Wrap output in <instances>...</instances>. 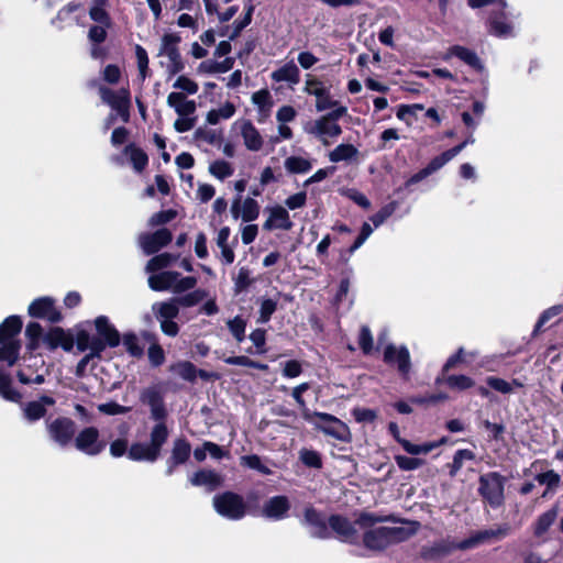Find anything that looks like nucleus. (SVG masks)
<instances>
[{"label": "nucleus", "mask_w": 563, "mask_h": 563, "mask_svg": "<svg viewBox=\"0 0 563 563\" xmlns=\"http://www.w3.org/2000/svg\"><path fill=\"white\" fill-rule=\"evenodd\" d=\"M169 432L165 423H155L150 433V442H135L129 451L128 457L137 462H155L168 439Z\"/></svg>", "instance_id": "obj_1"}, {"label": "nucleus", "mask_w": 563, "mask_h": 563, "mask_svg": "<svg viewBox=\"0 0 563 563\" xmlns=\"http://www.w3.org/2000/svg\"><path fill=\"white\" fill-rule=\"evenodd\" d=\"M364 544L369 550H383L389 544L401 542L409 538L413 532V528L407 527H379L372 530L365 529Z\"/></svg>", "instance_id": "obj_2"}, {"label": "nucleus", "mask_w": 563, "mask_h": 563, "mask_svg": "<svg viewBox=\"0 0 563 563\" xmlns=\"http://www.w3.org/2000/svg\"><path fill=\"white\" fill-rule=\"evenodd\" d=\"M376 521L378 519L368 514H363L354 523L340 516H332L329 519V525L339 539L345 542H355L358 540L361 532L372 527Z\"/></svg>", "instance_id": "obj_3"}, {"label": "nucleus", "mask_w": 563, "mask_h": 563, "mask_svg": "<svg viewBox=\"0 0 563 563\" xmlns=\"http://www.w3.org/2000/svg\"><path fill=\"white\" fill-rule=\"evenodd\" d=\"M478 493L493 508L504 504L506 478L497 472H490L479 477Z\"/></svg>", "instance_id": "obj_4"}, {"label": "nucleus", "mask_w": 563, "mask_h": 563, "mask_svg": "<svg viewBox=\"0 0 563 563\" xmlns=\"http://www.w3.org/2000/svg\"><path fill=\"white\" fill-rule=\"evenodd\" d=\"M179 42L180 37L175 33H167L162 37L159 56L164 58L162 65L169 76L180 73L185 67L178 49Z\"/></svg>", "instance_id": "obj_5"}, {"label": "nucleus", "mask_w": 563, "mask_h": 563, "mask_svg": "<svg viewBox=\"0 0 563 563\" xmlns=\"http://www.w3.org/2000/svg\"><path fill=\"white\" fill-rule=\"evenodd\" d=\"M305 418L310 421H312V418L319 419V421L314 422V426L327 435L340 441H349L351 439L349 427L332 415L325 412H313L311 415L305 413Z\"/></svg>", "instance_id": "obj_6"}, {"label": "nucleus", "mask_w": 563, "mask_h": 563, "mask_svg": "<svg viewBox=\"0 0 563 563\" xmlns=\"http://www.w3.org/2000/svg\"><path fill=\"white\" fill-rule=\"evenodd\" d=\"M98 91L102 102L111 107L123 122H128L130 118L129 110L131 104V96L129 89L121 88L114 91L101 85L99 86Z\"/></svg>", "instance_id": "obj_7"}, {"label": "nucleus", "mask_w": 563, "mask_h": 563, "mask_svg": "<svg viewBox=\"0 0 563 563\" xmlns=\"http://www.w3.org/2000/svg\"><path fill=\"white\" fill-rule=\"evenodd\" d=\"M213 507L219 515L231 520L243 518L246 510L243 498L231 492L216 495L213 497Z\"/></svg>", "instance_id": "obj_8"}, {"label": "nucleus", "mask_w": 563, "mask_h": 563, "mask_svg": "<svg viewBox=\"0 0 563 563\" xmlns=\"http://www.w3.org/2000/svg\"><path fill=\"white\" fill-rule=\"evenodd\" d=\"M48 374L45 362L40 355H31L23 358L22 368L18 372V378L22 384H43Z\"/></svg>", "instance_id": "obj_9"}, {"label": "nucleus", "mask_w": 563, "mask_h": 563, "mask_svg": "<svg viewBox=\"0 0 563 563\" xmlns=\"http://www.w3.org/2000/svg\"><path fill=\"white\" fill-rule=\"evenodd\" d=\"M140 400L150 407L151 417L156 423H165L167 409L164 404V391L161 386L155 385L144 388L140 395Z\"/></svg>", "instance_id": "obj_10"}, {"label": "nucleus", "mask_w": 563, "mask_h": 563, "mask_svg": "<svg viewBox=\"0 0 563 563\" xmlns=\"http://www.w3.org/2000/svg\"><path fill=\"white\" fill-rule=\"evenodd\" d=\"M99 431L95 427L82 429L75 439V446L80 452L95 456L106 448V442L100 440Z\"/></svg>", "instance_id": "obj_11"}, {"label": "nucleus", "mask_w": 563, "mask_h": 563, "mask_svg": "<svg viewBox=\"0 0 563 563\" xmlns=\"http://www.w3.org/2000/svg\"><path fill=\"white\" fill-rule=\"evenodd\" d=\"M303 90L308 95L316 97V108L318 111H324L338 106L336 101L331 100L329 88H327L321 80L312 75L306 76Z\"/></svg>", "instance_id": "obj_12"}, {"label": "nucleus", "mask_w": 563, "mask_h": 563, "mask_svg": "<svg viewBox=\"0 0 563 563\" xmlns=\"http://www.w3.org/2000/svg\"><path fill=\"white\" fill-rule=\"evenodd\" d=\"M46 428L49 438L62 448L67 446L74 440L75 423L68 418H57L48 422Z\"/></svg>", "instance_id": "obj_13"}, {"label": "nucleus", "mask_w": 563, "mask_h": 563, "mask_svg": "<svg viewBox=\"0 0 563 563\" xmlns=\"http://www.w3.org/2000/svg\"><path fill=\"white\" fill-rule=\"evenodd\" d=\"M306 131L318 137L324 145H328L330 139L338 137L342 132L341 126L325 115L310 123Z\"/></svg>", "instance_id": "obj_14"}, {"label": "nucleus", "mask_w": 563, "mask_h": 563, "mask_svg": "<svg viewBox=\"0 0 563 563\" xmlns=\"http://www.w3.org/2000/svg\"><path fill=\"white\" fill-rule=\"evenodd\" d=\"M516 24L504 9L493 12L488 19V33L497 37H510L515 35Z\"/></svg>", "instance_id": "obj_15"}, {"label": "nucleus", "mask_w": 563, "mask_h": 563, "mask_svg": "<svg viewBox=\"0 0 563 563\" xmlns=\"http://www.w3.org/2000/svg\"><path fill=\"white\" fill-rule=\"evenodd\" d=\"M232 218L242 219L244 222H252L260 216V205L253 197L242 199L238 196L231 205Z\"/></svg>", "instance_id": "obj_16"}, {"label": "nucleus", "mask_w": 563, "mask_h": 563, "mask_svg": "<svg viewBox=\"0 0 563 563\" xmlns=\"http://www.w3.org/2000/svg\"><path fill=\"white\" fill-rule=\"evenodd\" d=\"M509 532L507 525L500 526L496 529H486L473 533L468 539L460 542L456 548L461 550L472 549L479 544L490 542L492 540H500Z\"/></svg>", "instance_id": "obj_17"}, {"label": "nucleus", "mask_w": 563, "mask_h": 563, "mask_svg": "<svg viewBox=\"0 0 563 563\" xmlns=\"http://www.w3.org/2000/svg\"><path fill=\"white\" fill-rule=\"evenodd\" d=\"M172 233L168 229H159L154 233H142L139 235V245L146 255L159 251L172 241Z\"/></svg>", "instance_id": "obj_18"}, {"label": "nucleus", "mask_w": 563, "mask_h": 563, "mask_svg": "<svg viewBox=\"0 0 563 563\" xmlns=\"http://www.w3.org/2000/svg\"><path fill=\"white\" fill-rule=\"evenodd\" d=\"M29 313L34 318L46 319L51 322H58L62 319V314L55 306V300L51 297L35 299L29 306Z\"/></svg>", "instance_id": "obj_19"}, {"label": "nucleus", "mask_w": 563, "mask_h": 563, "mask_svg": "<svg viewBox=\"0 0 563 563\" xmlns=\"http://www.w3.org/2000/svg\"><path fill=\"white\" fill-rule=\"evenodd\" d=\"M384 362L389 365H396L398 371L405 376L410 372V354L406 346L388 344L384 351Z\"/></svg>", "instance_id": "obj_20"}, {"label": "nucleus", "mask_w": 563, "mask_h": 563, "mask_svg": "<svg viewBox=\"0 0 563 563\" xmlns=\"http://www.w3.org/2000/svg\"><path fill=\"white\" fill-rule=\"evenodd\" d=\"M265 212L268 216L263 224L264 230L272 231L280 229L287 231L292 228V222L286 208L278 205L266 207Z\"/></svg>", "instance_id": "obj_21"}, {"label": "nucleus", "mask_w": 563, "mask_h": 563, "mask_svg": "<svg viewBox=\"0 0 563 563\" xmlns=\"http://www.w3.org/2000/svg\"><path fill=\"white\" fill-rule=\"evenodd\" d=\"M290 509V503L286 496H274L262 507V515L272 520H282Z\"/></svg>", "instance_id": "obj_22"}, {"label": "nucleus", "mask_w": 563, "mask_h": 563, "mask_svg": "<svg viewBox=\"0 0 563 563\" xmlns=\"http://www.w3.org/2000/svg\"><path fill=\"white\" fill-rule=\"evenodd\" d=\"M95 327L98 333V338L106 343V347H115L120 344V333L110 322L108 317L99 316L95 319Z\"/></svg>", "instance_id": "obj_23"}, {"label": "nucleus", "mask_w": 563, "mask_h": 563, "mask_svg": "<svg viewBox=\"0 0 563 563\" xmlns=\"http://www.w3.org/2000/svg\"><path fill=\"white\" fill-rule=\"evenodd\" d=\"M74 343L80 352L88 351L90 356H100L106 349V343L101 339L90 335L86 331L78 332Z\"/></svg>", "instance_id": "obj_24"}, {"label": "nucleus", "mask_w": 563, "mask_h": 563, "mask_svg": "<svg viewBox=\"0 0 563 563\" xmlns=\"http://www.w3.org/2000/svg\"><path fill=\"white\" fill-rule=\"evenodd\" d=\"M452 57H457L459 59H461L462 62H464L466 65L471 66L474 69H483V64L477 54L467 47L461 45L451 46L442 56L443 60L446 62L450 60Z\"/></svg>", "instance_id": "obj_25"}, {"label": "nucleus", "mask_w": 563, "mask_h": 563, "mask_svg": "<svg viewBox=\"0 0 563 563\" xmlns=\"http://www.w3.org/2000/svg\"><path fill=\"white\" fill-rule=\"evenodd\" d=\"M55 404V400L49 396H42L37 400L29 401L23 406V417L29 422H34L43 418L46 413V408Z\"/></svg>", "instance_id": "obj_26"}, {"label": "nucleus", "mask_w": 563, "mask_h": 563, "mask_svg": "<svg viewBox=\"0 0 563 563\" xmlns=\"http://www.w3.org/2000/svg\"><path fill=\"white\" fill-rule=\"evenodd\" d=\"M231 230L229 227H222L214 239L218 249L220 250L219 260L224 265H231L235 260L233 246L229 243Z\"/></svg>", "instance_id": "obj_27"}, {"label": "nucleus", "mask_w": 563, "mask_h": 563, "mask_svg": "<svg viewBox=\"0 0 563 563\" xmlns=\"http://www.w3.org/2000/svg\"><path fill=\"white\" fill-rule=\"evenodd\" d=\"M166 102L178 115H192L197 109L195 100L187 99L186 95L183 92H170L167 96Z\"/></svg>", "instance_id": "obj_28"}, {"label": "nucleus", "mask_w": 563, "mask_h": 563, "mask_svg": "<svg viewBox=\"0 0 563 563\" xmlns=\"http://www.w3.org/2000/svg\"><path fill=\"white\" fill-rule=\"evenodd\" d=\"M241 135L245 147L252 152H258L264 145V139L251 121H244L241 125Z\"/></svg>", "instance_id": "obj_29"}, {"label": "nucleus", "mask_w": 563, "mask_h": 563, "mask_svg": "<svg viewBox=\"0 0 563 563\" xmlns=\"http://www.w3.org/2000/svg\"><path fill=\"white\" fill-rule=\"evenodd\" d=\"M44 343L49 349L63 347L65 351H70L74 346V338L65 332L62 328L51 329L43 339Z\"/></svg>", "instance_id": "obj_30"}, {"label": "nucleus", "mask_w": 563, "mask_h": 563, "mask_svg": "<svg viewBox=\"0 0 563 563\" xmlns=\"http://www.w3.org/2000/svg\"><path fill=\"white\" fill-rule=\"evenodd\" d=\"M559 516V506L554 505L545 512L541 514L536 522L533 523V536L542 541L545 540V534L548 533L549 529L552 527V525L555 522L556 518Z\"/></svg>", "instance_id": "obj_31"}, {"label": "nucleus", "mask_w": 563, "mask_h": 563, "mask_svg": "<svg viewBox=\"0 0 563 563\" xmlns=\"http://www.w3.org/2000/svg\"><path fill=\"white\" fill-rule=\"evenodd\" d=\"M190 451H191L190 444L186 440L178 439L174 442L172 455L167 462L168 463V468H167L168 475H170L174 472L175 466H177L179 464H184L189 459Z\"/></svg>", "instance_id": "obj_32"}, {"label": "nucleus", "mask_w": 563, "mask_h": 563, "mask_svg": "<svg viewBox=\"0 0 563 563\" xmlns=\"http://www.w3.org/2000/svg\"><path fill=\"white\" fill-rule=\"evenodd\" d=\"M272 79L276 82L285 81L290 85H297L300 80V71L295 62L289 60L272 73Z\"/></svg>", "instance_id": "obj_33"}, {"label": "nucleus", "mask_w": 563, "mask_h": 563, "mask_svg": "<svg viewBox=\"0 0 563 563\" xmlns=\"http://www.w3.org/2000/svg\"><path fill=\"white\" fill-rule=\"evenodd\" d=\"M190 483L194 486H203L207 487L209 490H213L221 485L222 477L220 474L212 470H201L196 472L190 477Z\"/></svg>", "instance_id": "obj_34"}, {"label": "nucleus", "mask_w": 563, "mask_h": 563, "mask_svg": "<svg viewBox=\"0 0 563 563\" xmlns=\"http://www.w3.org/2000/svg\"><path fill=\"white\" fill-rule=\"evenodd\" d=\"M305 521L310 528L311 536L321 539L328 537V528L325 526L324 519L314 509H306Z\"/></svg>", "instance_id": "obj_35"}, {"label": "nucleus", "mask_w": 563, "mask_h": 563, "mask_svg": "<svg viewBox=\"0 0 563 563\" xmlns=\"http://www.w3.org/2000/svg\"><path fill=\"white\" fill-rule=\"evenodd\" d=\"M234 63L233 57H227L222 62L208 59L199 64L197 71L198 74H224L233 68Z\"/></svg>", "instance_id": "obj_36"}, {"label": "nucleus", "mask_w": 563, "mask_h": 563, "mask_svg": "<svg viewBox=\"0 0 563 563\" xmlns=\"http://www.w3.org/2000/svg\"><path fill=\"white\" fill-rule=\"evenodd\" d=\"M158 321L174 320L179 312V305L176 299L156 302L152 307Z\"/></svg>", "instance_id": "obj_37"}, {"label": "nucleus", "mask_w": 563, "mask_h": 563, "mask_svg": "<svg viewBox=\"0 0 563 563\" xmlns=\"http://www.w3.org/2000/svg\"><path fill=\"white\" fill-rule=\"evenodd\" d=\"M222 139V132L217 129L200 126L194 132V140L199 146L202 144L220 145Z\"/></svg>", "instance_id": "obj_38"}, {"label": "nucleus", "mask_w": 563, "mask_h": 563, "mask_svg": "<svg viewBox=\"0 0 563 563\" xmlns=\"http://www.w3.org/2000/svg\"><path fill=\"white\" fill-rule=\"evenodd\" d=\"M312 166V161L305 156L292 155L284 161V167L289 174H306Z\"/></svg>", "instance_id": "obj_39"}, {"label": "nucleus", "mask_w": 563, "mask_h": 563, "mask_svg": "<svg viewBox=\"0 0 563 563\" xmlns=\"http://www.w3.org/2000/svg\"><path fill=\"white\" fill-rule=\"evenodd\" d=\"M235 106L232 102L227 101L217 109H211L206 115L207 123L216 125L222 120H229L235 114Z\"/></svg>", "instance_id": "obj_40"}, {"label": "nucleus", "mask_w": 563, "mask_h": 563, "mask_svg": "<svg viewBox=\"0 0 563 563\" xmlns=\"http://www.w3.org/2000/svg\"><path fill=\"white\" fill-rule=\"evenodd\" d=\"M208 172L216 179L223 181L234 174V167L224 159H216L209 164Z\"/></svg>", "instance_id": "obj_41"}, {"label": "nucleus", "mask_w": 563, "mask_h": 563, "mask_svg": "<svg viewBox=\"0 0 563 563\" xmlns=\"http://www.w3.org/2000/svg\"><path fill=\"white\" fill-rule=\"evenodd\" d=\"M176 278V272L166 271L148 277V286L156 291L169 290L172 279Z\"/></svg>", "instance_id": "obj_42"}, {"label": "nucleus", "mask_w": 563, "mask_h": 563, "mask_svg": "<svg viewBox=\"0 0 563 563\" xmlns=\"http://www.w3.org/2000/svg\"><path fill=\"white\" fill-rule=\"evenodd\" d=\"M464 148V144H460L457 146H454L451 150H448L443 152L441 155L434 157L427 166L426 168L430 170V174L435 173L439 170L442 166H444L446 163H449L451 159H453Z\"/></svg>", "instance_id": "obj_43"}, {"label": "nucleus", "mask_w": 563, "mask_h": 563, "mask_svg": "<svg viewBox=\"0 0 563 563\" xmlns=\"http://www.w3.org/2000/svg\"><path fill=\"white\" fill-rule=\"evenodd\" d=\"M358 154L357 148L352 144H340L329 154V159L333 163L350 161Z\"/></svg>", "instance_id": "obj_44"}, {"label": "nucleus", "mask_w": 563, "mask_h": 563, "mask_svg": "<svg viewBox=\"0 0 563 563\" xmlns=\"http://www.w3.org/2000/svg\"><path fill=\"white\" fill-rule=\"evenodd\" d=\"M124 153L130 157L133 168L136 172L140 173L146 167L148 158L144 151L141 148L134 145H128L124 150Z\"/></svg>", "instance_id": "obj_45"}, {"label": "nucleus", "mask_w": 563, "mask_h": 563, "mask_svg": "<svg viewBox=\"0 0 563 563\" xmlns=\"http://www.w3.org/2000/svg\"><path fill=\"white\" fill-rule=\"evenodd\" d=\"M475 459V454L467 449L459 450L455 452L453 456L452 463L449 465L450 475L455 476L459 471L463 467L465 461H473Z\"/></svg>", "instance_id": "obj_46"}, {"label": "nucleus", "mask_w": 563, "mask_h": 563, "mask_svg": "<svg viewBox=\"0 0 563 563\" xmlns=\"http://www.w3.org/2000/svg\"><path fill=\"white\" fill-rule=\"evenodd\" d=\"M252 102L262 113L269 112L273 107L272 95L267 89H261L252 95Z\"/></svg>", "instance_id": "obj_47"}, {"label": "nucleus", "mask_w": 563, "mask_h": 563, "mask_svg": "<svg viewBox=\"0 0 563 563\" xmlns=\"http://www.w3.org/2000/svg\"><path fill=\"white\" fill-rule=\"evenodd\" d=\"M486 383L488 384V386H490L493 389L501 393V394H510L514 391V386L516 387H522V384L519 383L518 380H512L511 383L503 379V378H498V377H494V376H490V377H487L486 379Z\"/></svg>", "instance_id": "obj_48"}, {"label": "nucleus", "mask_w": 563, "mask_h": 563, "mask_svg": "<svg viewBox=\"0 0 563 563\" xmlns=\"http://www.w3.org/2000/svg\"><path fill=\"white\" fill-rule=\"evenodd\" d=\"M446 385L456 390H465L475 385V382L466 375H450L445 378Z\"/></svg>", "instance_id": "obj_49"}, {"label": "nucleus", "mask_w": 563, "mask_h": 563, "mask_svg": "<svg viewBox=\"0 0 563 563\" xmlns=\"http://www.w3.org/2000/svg\"><path fill=\"white\" fill-rule=\"evenodd\" d=\"M176 260V256L169 253H163L151 258L146 265L147 272H156L170 265Z\"/></svg>", "instance_id": "obj_50"}, {"label": "nucleus", "mask_w": 563, "mask_h": 563, "mask_svg": "<svg viewBox=\"0 0 563 563\" xmlns=\"http://www.w3.org/2000/svg\"><path fill=\"white\" fill-rule=\"evenodd\" d=\"M173 88L180 90L179 92L185 95H195L197 93L199 86L195 80L181 75L174 81Z\"/></svg>", "instance_id": "obj_51"}, {"label": "nucleus", "mask_w": 563, "mask_h": 563, "mask_svg": "<svg viewBox=\"0 0 563 563\" xmlns=\"http://www.w3.org/2000/svg\"><path fill=\"white\" fill-rule=\"evenodd\" d=\"M397 209V202L393 201L380 208L378 212L371 217V221L378 228L382 225Z\"/></svg>", "instance_id": "obj_52"}, {"label": "nucleus", "mask_w": 563, "mask_h": 563, "mask_svg": "<svg viewBox=\"0 0 563 563\" xmlns=\"http://www.w3.org/2000/svg\"><path fill=\"white\" fill-rule=\"evenodd\" d=\"M277 309V301L273 299H262L260 306V317L257 319L258 323H266L269 321L272 314Z\"/></svg>", "instance_id": "obj_53"}, {"label": "nucleus", "mask_w": 563, "mask_h": 563, "mask_svg": "<svg viewBox=\"0 0 563 563\" xmlns=\"http://www.w3.org/2000/svg\"><path fill=\"white\" fill-rule=\"evenodd\" d=\"M172 371L186 380H194L196 378V367L187 361L175 364Z\"/></svg>", "instance_id": "obj_54"}, {"label": "nucleus", "mask_w": 563, "mask_h": 563, "mask_svg": "<svg viewBox=\"0 0 563 563\" xmlns=\"http://www.w3.org/2000/svg\"><path fill=\"white\" fill-rule=\"evenodd\" d=\"M228 328L239 343L244 340L246 322L242 318L235 317L229 320Z\"/></svg>", "instance_id": "obj_55"}, {"label": "nucleus", "mask_w": 563, "mask_h": 563, "mask_svg": "<svg viewBox=\"0 0 563 563\" xmlns=\"http://www.w3.org/2000/svg\"><path fill=\"white\" fill-rule=\"evenodd\" d=\"M400 444L404 448V450L411 455L428 454L429 452L434 450V445L429 444V442H426L423 444H413L405 439L400 440Z\"/></svg>", "instance_id": "obj_56"}, {"label": "nucleus", "mask_w": 563, "mask_h": 563, "mask_svg": "<svg viewBox=\"0 0 563 563\" xmlns=\"http://www.w3.org/2000/svg\"><path fill=\"white\" fill-rule=\"evenodd\" d=\"M240 462L243 466H246L252 470H256L263 474H269L271 470L265 466L260 456L252 454V455H244L240 459Z\"/></svg>", "instance_id": "obj_57"}, {"label": "nucleus", "mask_w": 563, "mask_h": 563, "mask_svg": "<svg viewBox=\"0 0 563 563\" xmlns=\"http://www.w3.org/2000/svg\"><path fill=\"white\" fill-rule=\"evenodd\" d=\"M395 461L402 471H413L423 465V460L405 455H396Z\"/></svg>", "instance_id": "obj_58"}, {"label": "nucleus", "mask_w": 563, "mask_h": 563, "mask_svg": "<svg viewBox=\"0 0 563 563\" xmlns=\"http://www.w3.org/2000/svg\"><path fill=\"white\" fill-rule=\"evenodd\" d=\"M206 296H207V294L205 290L197 289V290H194L192 292H189L186 296L177 298L176 300L179 306L191 307V306H195L198 302H200Z\"/></svg>", "instance_id": "obj_59"}, {"label": "nucleus", "mask_w": 563, "mask_h": 563, "mask_svg": "<svg viewBox=\"0 0 563 563\" xmlns=\"http://www.w3.org/2000/svg\"><path fill=\"white\" fill-rule=\"evenodd\" d=\"M25 334L30 339L27 347L30 350H35L38 339L42 335V327L37 322H31L26 325Z\"/></svg>", "instance_id": "obj_60"}, {"label": "nucleus", "mask_w": 563, "mask_h": 563, "mask_svg": "<svg viewBox=\"0 0 563 563\" xmlns=\"http://www.w3.org/2000/svg\"><path fill=\"white\" fill-rule=\"evenodd\" d=\"M562 312H563L562 305H556V306L550 307L547 310H544L536 324L534 332L539 331L549 320L561 314Z\"/></svg>", "instance_id": "obj_61"}, {"label": "nucleus", "mask_w": 563, "mask_h": 563, "mask_svg": "<svg viewBox=\"0 0 563 563\" xmlns=\"http://www.w3.org/2000/svg\"><path fill=\"white\" fill-rule=\"evenodd\" d=\"M123 345L132 356H140L143 353V349L140 346L136 335L132 333L123 335Z\"/></svg>", "instance_id": "obj_62"}, {"label": "nucleus", "mask_w": 563, "mask_h": 563, "mask_svg": "<svg viewBox=\"0 0 563 563\" xmlns=\"http://www.w3.org/2000/svg\"><path fill=\"white\" fill-rule=\"evenodd\" d=\"M342 194L364 209H368L371 207V202L366 196L356 189H345Z\"/></svg>", "instance_id": "obj_63"}, {"label": "nucleus", "mask_w": 563, "mask_h": 563, "mask_svg": "<svg viewBox=\"0 0 563 563\" xmlns=\"http://www.w3.org/2000/svg\"><path fill=\"white\" fill-rule=\"evenodd\" d=\"M214 195L216 188L212 185L206 183L198 184L196 197L200 202H208L213 198Z\"/></svg>", "instance_id": "obj_64"}]
</instances>
